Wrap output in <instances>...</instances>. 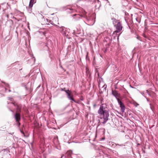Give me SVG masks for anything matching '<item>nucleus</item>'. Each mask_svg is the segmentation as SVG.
Segmentation results:
<instances>
[{"label":"nucleus","mask_w":158,"mask_h":158,"mask_svg":"<svg viewBox=\"0 0 158 158\" xmlns=\"http://www.w3.org/2000/svg\"><path fill=\"white\" fill-rule=\"evenodd\" d=\"M69 29L66 28V31L64 33V36H65L66 37H67L68 38H69Z\"/></svg>","instance_id":"10"},{"label":"nucleus","mask_w":158,"mask_h":158,"mask_svg":"<svg viewBox=\"0 0 158 158\" xmlns=\"http://www.w3.org/2000/svg\"><path fill=\"white\" fill-rule=\"evenodd\" d=\"M81 21H82V23H85V21L83 20H82Z\"/></svg>","instance_id":"24"},{"label":"nucleus","mask_w":158,"mask_h":158,"mask_svg":"<svg viewBox=\"0 0 158 158\" xmlns=\"http://www.w3.org/2000/svg\"><path fill=\"white\" fill-rule=\"evenodd\" d=\"M19 61H17V62H15V63H14L12 64H11V65H15V64H18V63H19Z\"/></svg>","instance_id":"19"},{"label":"nucleus","mask_w":158,"mask_h":158,"mask_svg":"<svg viewBox=\"0 0 158 158\" xmlns=\"http://www.w3.org/2000/svg\"><path fill=\"white\" fill-rule=\"evenodd\" d=\"M10 91H11L10 89L9 90H8L9 92H10Z\"/></svg>","instance_id":"26"},{"label":"nucleus","mask_w":158,"mask_h":158,"mask_svg":"<svg viewBox=\"0 0 158 158\" xmlns=\"http://www.w3.org/2000/svg\"><path fill=\"white\" fill-rule=\"evenodd\" d=\"M124 93L126 95H127V94H128V91L126 90H125V91L124 92Z\"/></svg>","instance_id":"18"},{"label":"nucleus","mask_w":158,"mask_h":158,"mask_svg":"<svg viewBox=\"0 0 158 158\" xmlns=\"http://www.w3.org/2000/svg\"><path fill=\"white\" fill-rule=\"evenodd\" d=\"M122 29V24L120 22H118L116 26V31L117 32H119L121 31Z\"/></svg>","instance_id":"7"},{"label":"nucleus","mask_w":158,"mask_h":158,"mask_svg":"<svg viewBox=\"0 0 158 158\" xmlns=\"http://www.w3.org/2000/svg\"><path fill=\"white\" fill-rule=\"evenodd\" d=\"M112 95L115 97L116 98L117 100V101L118 100H119L120 99H119V98L120 97V94L119 93H118L117 92V91L115 90H112Z\"/></svg>","instance_id":"5"},{"label":"nucleus","mask_w":158,"mask_h":158,"mask_svg":"<svg viewBox=\"0 0 158 158\" xmlns=\"http://www.w3.org/2000/svg\"><path fill=\"white\" fill-rule=\"evenodd\" d=\"M65 88H62L61 89V91H64L67 94V97L69 100L75 102V101L73 98V95L72 94V92L69 89L65 90Z\"/></svg>","instance_id":"2"},{"label":"nucleus","mask_w":158,"mask_h":158,"mask_svg":"<svg viewBox=\"0 0 158 158\" xmlns=\"http://www.w3.org/2000/svg\"><path fill=\"white\" fill-rule=\"evenodd\" d=\"M15 118L16 121L18 123L19 125H20V123L19 122V121L20 119V114L18 113H16L15 114Z\"/></svg>","instance_id":"8"},{"label":"nucleus","mask_w":158,"mask_h":158,"mask_svg":"<svg viewBox=\"0 0 158 158\" xmlns=\"http://www.w3.org/2000/svg\"><path fill=\"white\" fill-rule=\"evenodd\" d=\"M115 145H116V147H117V146H124L125 145H123V144H115Z\"/></svg>","instance_id":"17"},{"label":"nucleus","mask_w":158,"mask_h":158,"mask_svg":"<svg viewBox=\"0 0 158 158\" xmlns=\"http://www.w3.org/2000/svg\"><path fill=\"white\" fill-rule=\"evenodd\" d=\"M75 30H73V34H75Z\"/></svg>","instance_id":"23"},{"label":"nucleus","mask_w":158,"mask_h":158,"mask_svg":"<svg viewBox=\"0 0 158 158\" xmlns=\"http://www.w3.org/2000/svg\"><path fill=\"white\" fill-rule=\"evenodd\" d=\"M146 98V99H147V101L148 102H149V100L147 98Z\"/></svg>","instance_id":"22"},{"label":"nucleus","mask_w":158,"mask_h":158,"mask_svg":"<svg viewBox=\"0 0 158 158\" xmlns=\"http://www.w3.org/2000/svg\"><path fill=\"white\" fill-rule=\"evenodd\" d=\"M7 103H8V104H9V102H8Z\"/></svg>","instance_id":"30"},{"label":"nucleus","mask_w":158,"mask_h":158,"mask_svg":"<svg viewBox=\"0 0 158 158\" xmlns=\"http://www.w3.org/2000/svg\"><path fill=\"white\" fill-rule=\"evenodd\" d=\"M106 50H105V52H106Z\"/></svg>","instance_id":"29"},{"label":"nucleus","mask_w":158,"mask_h":158,"mask_svg":"<svg viewBox=\"0 0 158 158\" xmlns=\"http://www.w3.org/2000/svg\"><path fill=\"white\" fill-rule=\"evenodd\" d=\"M10 110L11 112H13L12 110Z\"/></svg>","instance_id":"27"},{"label":"nucleus","mask_w":158,"mask_h":158,"mask_svg":"<svg viewBox=\"0 0 158 158\" xmlns=\"http://www.w3.org/2000/svg\"><path fill=\"white\" fill-rule=\"evenodd\" d=\"M8 99L10 100L12 102L11 103L14 105V106L16 107L17 110L18 111H20L22 108L21 105L18 103H16L14 102L13 98L12 97H8Z\"/></svg>","instance_id":"3"},{"label":"nucleus","mask_w":158,"mask_h":158,"mask_svg":"<svg viewBox=\"0 0 158 158\" xmlns=\"http://www.w3.org/2000/svg\"><path fill=\"white\" fill-rule=\"evenodd\" d=\"M3 83L4 84L6 87H7L9 88H10L9 85L8 84L4 82H3Z\"/></svg>","instance_id":"15"},{"label":"nucleus","mask_w":158,"mask_h":158,"mask_svg":"<svg viewBox=\"0 0 158 158\" xmlns=\"http://www.w3.org/2000/svg\"><path fill=\"white\" fill-rule=\"evenodd\" d=\"M56 148L57 149H59V148H57L56 147Z\"/></svg>","instance_id":"28"},{"label":"nucleus","mask_w":158,"mask_h":158,"mask_svg":"<svg viewBox=\"0 0 158 158\" xmlns=\"http://www.w3.org/2000/svg\"><path fill=\"white\" fill-rule=\"evenodd\" d=\"M53 142L54 143V144L56 145L58 144H59L57 137L55 138H54V139L53 140Z\"/></svg>","instance_id":"13"},{"label":"nucleus","mask_w":158,"mask_h":158,"mask_svg":"<svg viewBox=\"0 0 158 158\" xmlns=\"http://www.w3.org/2000/svg\"><path fill=\"white\" fill-rule=\"evenodd\" d=\"M74 10L72 8V7L69 8H68L67 9V11L68 12H69L70 13H71V12H69L68 10Z\"/></svg>","instance_id":"16"},{"label":"nucleus","mask_w":158,"mask_h":158,"mask_svg":"<svg viewBox=\"0 0 158 158\" xmlns=\"http://www.w3.org/2000/svg\"><path fill=\"white\" fill-rule=\"evenodd\" d=\"M149 105H150V108H151V109L152 110V107L151 106H152L151 103H150Z\"/></svg>","instance_id":"21"},{"label":"nucleus","mask_w":158,"mask_h":158,"mask_svg":"<svg viewBox=\"0 0 158 158\" xmlns=\"http://www.w3.org/2000/svg\"><path fill=\"white\" fill-rule=\"evenodd\" d=\"M83 17L85 18V19L88 21L91 20L92 19V18L90 17H88L86 15H83Z\"/></svg>","instance_id":"11"},{"label":"nucleus","mask_w":158,"mask_h":158,"mask_svg":"<svg viewBox=\"0 0 158 158\" xmlns=\"http://www.w3.org/2000/svg\"><path fill=\"white\" fill-rule=\"evenodd\" d=\"M56 26L58 28L59 31L64 35L65 32L66 28L64 27H60L57 25H56Z\"/></svg>","instance_id":"6"},{"label":"nucleus","mask_w":158,"mask_h":158,"mask_svg":"<svg viewBox=\"0 0 158 158\" xmlns=\"http://www.w3.org/2000/svg\"><path fill=\"white\" fill-rule=\"evenodd\" d=\"M118 102L119 105V107L121 108V112L123 113H124L125 111V105L120 100H118Z\"/></svg>","instance_id":"4"},{"label":"nucleus","mask_w":158,"mask_h":158,"mask_svg":"<svg viewBox=\"0 0 158 158\" xmlns=\"http://www.w3.org/2000/svg\"><path fill=\"white\" fill-rule=\"evenodd\" d=\"M73 19L76 21L79 20L82 18V16L79 14H75L73 15Z\"/></svg>","instance_id":"9"},{"label":"nucleus","mask_w":158,"mask_h":158,"mask_svg":"<svg viewBox=\"0 0 158 158\" xmlns=\"http://www.w3.org/2000/svg\"><path fill=\"white\" fill-rule=\"evenodd\" d=\"M72 153V151L71 150H69L67 152H66V155L68 156H71Z\"/></svg>","instance_id":"14"},{"label":"nucleus","mask_w":158,"mask_h":158,"mask_svg":"<svg viewBox=\"0 0 158 158\" xmlns=\"http://www.w3.org/2000/svg\"><path fill=\"white\" fill-rule=\"evenodd\" d=\"M118 38H119V36H118V37H117V39H118Z\"/></svg>","instance_id":"25"},{"label":"nucleus","mask_w":158,"mask_h":158,"mask_svg":"<svg viewBox=\"0 0 158 158\" xmlns=\"http://www.w3.org/2000/svg\"><path fill=\"white\" fill-rule=\"evenodd\" d=\"M34 0H30L29 5L30 8H31L32 7L34 4Z\"/></svg>","instance_id":"12"},{"label":"nucleus","mask_w":158,"mask_h":158,"mask_svg":"<svg viewBox=\"0 0 158 158\" xmlns=\"http://www.w3.org/2000/svg\"><path fill=\"white\" fill-rule=\"evenodd\" d=\"M109 110L101 105L98 110L100 116V122L103 124H105L109 119Z\"/></svg>","instance_id":"1"},{"label":"nucleus","mask_w":158,"mask_h":158,"mask_svg":"<svg viewBox=\"0 0 158 158\" xmlns=\"http://www.w3.org/2000/svg\"><path fill=\"white\" fill-rule=\"evenodd\" d=\"M20 131L21 132V133L24 135V136H25V134L24 133V132L22 131L21 130H20Z\"/></svg>","instance_id":"20"}]
</instances>
